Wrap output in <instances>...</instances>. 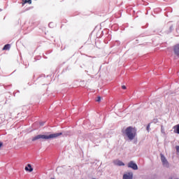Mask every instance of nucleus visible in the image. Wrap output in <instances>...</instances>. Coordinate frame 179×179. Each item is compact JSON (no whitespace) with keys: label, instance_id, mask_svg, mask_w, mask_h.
<instances>
[{"label":"nucleus","instance_id":"10","mask_svg":"<svg viewBox=\"0 0 179 179\" xmlns=\"http://www.w3.org/2000/svg\"><path fill=\"white\" fill-rule=\"evenodd\" d=\"M10 49V44H7L5 45L4 47L3 48V50H8Z\"/></svg>","mask_w":179,"mask_h":179},{"label":"nucleus","instance_id":"16","mask_svg":"<svg viewBox=\"0 0 179 179\" xmlns=\"http://www.w3.org/2000/svg\"><path fill=\"white\" fill-rule=\"evenodd\" d=\"M49 27H52V22L49 23Z\"/></svg>","mask_w":179,"mask_h":179},{"label":"nucleus","instance_id":"8","mask_svg":"<svg viewBox=\"0 0 179 179\" xmlns=\"http://www.w3.org/2000/svg\"><path fill=\"white\" fill-rule=\"evenodd\" d=\"M25 171H29L30 173H31V171H33V168H31V165L28 164L27 166L25 167Z\"/></svg>","mask_w":179,"mask_h":179},{"label":"nucleus","instance_id":"15","mask_svg":"<svg viewBox=\"0 0 179 179\" xmlns=\"http://www.w3.org/2000/svg\"><path fill=\"white\" fill-rule=\"evenodd\" d=\"M122 88L124 90H125V89H127V87H126L125 85H122Z\"/></svg>","mask_w":179,"mask_h":179},{"label":"nucleus","instance_id":"2","mask_svg":"<svg viewBox=\"0 0 179 179\" xmlns=\"http://www.w3.org/2000/svg\"><path fill=\"white\" fill-rule=\"evenodd\" d=\"M62 133H55L51 134H41V139H43L44 141H48V139H55L58 138V136H61Z\"/></svg>","mask_w":179,"mask_h":179},{"label":"nucleus","instance_id":"9","mask_svg":"<svg viewBox=\"0 0 179 179\" xmlns=\"http://www.w3.org/2000/svg\"><path fill=\"white\" fill-rule=\"evenodd\" d=\"M38 139H41V134L37 135L34 137L32 138V141L34 142L35 141H38Z\"/></svg>","mask_w":179,"mask_h":179},{"label":"nucleus","instance_id":"14","mask_svg":"<svg viewBox=\"0 0 179 179\" xmlns=\"http://www.w3.org/2000/svg\"><path fill=\"white\" fill-rule=\"evenodd\" d=\"M149 129H150V124H148L147 126V131L149 132Z\"/></svg>","mask_w":179,"mask_h":179},{"label":"nucleus","instance_id":"12","mask_svg":"<svg viewBox=\"0 0 179 179\" xmlns=\"http://www.w3.org/2000/svg\"><path fill=\"white\" fill-rule=\"evenodd\" d=\"M25 3H31V0H25Z\"/></svg>","mask_w":179,"mask_h":179},{"label":"nucleus","instance_id":"1","mask_svg":"<svg viewBox=\"0 0 179 179\" xmlns=\"http://www.w3.org/2000/svg\"><path fill=\"white\" fill-rule=\"evenodd\" d=\"M124 136H127L129 141H134L136 136V129L132 127H129L122 130Z\"/></svg>","mask_w":179,"mask_h":179},{"label":"nucleus","instance_id":"13","mask_svg":"<svg viewBox=\"0 0 179 179\" xmlns=\"http://www.w3.org/2000/svg\"><path fill=\"white\" fill-rule=\"evenodd\" d=\"M96 101H98V102L101 101V97L98 96L97 99H96Z\"/></svg>","mask_w":179,"mask_h":179},{"label":"nucleus","instance_id":"18","mask_svg":"<svg viewBox=\"0 0 179 179\" xmlns=\"http://www.w3.org/2000/svg\"><path fill=\"white\" fill-rule=\"evenodd\" d=\"M2 146V143H0V148Z\"/></svg>","mask_w":179,"mask_h":179},{"label":"nucleus","instance_id":"11","mask_svg":"<svg viewBox=\"0 0 179 179\" xmlns=\"http://www.w3.org/2000/svg\"><path fill=\"white\" fill-rule=\"evenodd\" d=\"M161 132L162 134H165L164 127L163 126H161Z\"/></svg>","mask_w":179,"mask_h":179},{"label":"nucleus","instance_id":"3","mask_svg":"<svg viewBox=\"0 0 179 179\" xmlns=\"http://www.w3.org/2000/svg\"><path fill=\"white\" fill-rule=\"evenodd\" d=\"M160 156H161V161L164 167L169 168L170 164H169V161H167V159L166 158V157L163 154H160Z\"/></svg>","mask_w":179,"mask_h":179},{"label":"nucleus","instance_id":"5","mask_svg":"<svg viewBox=\"0 0 179 179\" xmlns=\"http://www.w3.org/2000/svg\"><path fill=\"white\" fill-rule=\"evenodd\" d=\"M134 174L132 173H127L123 175V179H132Z\"/></svg>","mask_w":179,"mask_h":179},{"label":"nucleus","instance_id":"7","mask_svg":"<svg viewBox=\"0 0 179 179\" xmlns=\"http://www.w3.org/2000/svg\"><path fill=\"white\" fill-rule=\"evenodd\" d=\"M173 51H174L176 55H177V57H179V44L175 45V47L173 48Z\"/></svg>","mask_w":179,"mask_h":179},{"label":"nucleus","instance_id":"4","mask_svg":"<svg viewBox=\"0 0 179 179\" xmlns=\"http://www.w3.org/2000/svg\"><path fill=\"white\" fill-rule=\"evenodd\" d=\"M128 167L132 169L133 170H138V165H136V164H135L133 161L128 164Z\"/></svg>","mask_w":179,"mask_h":179},{"label":"nucleus","instance_id":"6","mask_svg":"<svg viewBox=\"0 0 179 179\" xmlns=\"http://www.w3.org/2000/svg\"><path fill=\"white\" fill-rule=\"evenodd\" d=\"M113 164H115V166H125V164H124V162H122V161L120 160V159H115L113 161Z\"/></svg>","mask_w":179,"mask_h":179},{"label":"nucleus","instance_id":"17","mask_svg":"<svg viewBox=\"0 0 179 179\" xmlns=\"http://www.w3.org/2000/svg\"><path fill=\"white\" fill-rule=\"evenodd\" d=\"M40 125H41V127H43V125H44V123L43 122H41Z\"/></svg>","mask_w":179,"mask_h":179}]
</instances>
